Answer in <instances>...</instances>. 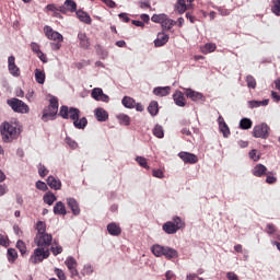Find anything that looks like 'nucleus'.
Listing matches in <instances>:
<instances>
[{"label": "nucleus", "instance_id": "393cba45", "mask_svg": "<svg viewBox=\"0 0 280 280\" xmlns=\"http://www.w3.org/2000/svg\"><path fill=\"white\" fill-rule=\"evenodd\" d=\"M95 117L97 121H108V112L102 107H98L95 109Z\"/></svg>", "mask_w": 280, "mask_h": 280}, {"label": "nucleus", "instance_id": "4d7b16f0", "mask_svg": "<svg viewBox=\"0 0 280 280\" xmlns=\"http://www.w3.org/2000/svg\"><path fill=\"white\" fill-rule=\"evenodd\" d=\"M46 10H48V12H60V5H56V4H48L46 7Z\"/></svg>", "mask_w": 280, "mask_h": 280}, {"label": "nucleus", "instance_id": "bb28decb", "mask_svg": "<svg viewBox=\"0 0 280 280\" xmlns=\"http://www.w3.org/2000/svg\"><path fill=\"white\" fill-rule=\"evenodd\" d=\"M55 215H67V207L62 201H58L54 207Z\"/></svg>", "mask_w": 280, "mask_h": 280}, {"label": "nucleus", "instance_id": "cd10ccee", "mask_svg": "<svg viewBox=\"0 0 280 280\" xmlns=\"http://www.w3.org/2000/svg\"><path fill=\"white\" fill-rule=\"evenodd\" d=\"M172 91V88L164 86V88H155L153 90V93L158 95V97H167L170 95V92Z\"/></svg>", "mask_w": 280, "mask_h": 280}, {"label": "nucleus", "instance_id": "338daca9", "mask_svg": "<svg viewBox=\"0 0 280 280\" xmlns=\"http://www.w3.org/2000/svg\"><path fill=\"white\" fill-rule=\"evenodd\" d=\"M31 48H32V51H34V54H39L40 51V46L37 43H32Z\"/></svg>", "mask_w": 280, "mask_h": 280}, {"label": "nucleus", "instance_id": "72a5a7b5", "mask_svg": "<svg viewBox=\"0 0 280 280\" xmlns=\"http://www.w3.org/2000/svg\"><path fill=\"white\" fill-rule=\"evenodd\" d=\"M35 80L37 84H45V71L40 69H35Z\"/></svg>", "mask_w": 280, "mask_h": 280}, {"label": "nucleus", "instance_id": "f704fd0d", "mask_svg": "<svg viewBox=\"0 0 280 280\" xmlns=\"http://www.w3.org/2000/svg\"><path fill=\"white\" fill-rule=\"evenodd\" d=\"M240 128L242 130H250V128H253V120H250L249 118H243L240 121Z\"/></svg>", "mask_w": 280, "mask_h": 280}, {"label": "nucleus", "instance_id": "b1692460", "mask_svg": "<svg viewBox=\"0 0 280 280\" xmlns=\"http://www.w3.org/2000/svg\"><path fill=\"white\" fill-rule=\"evenodd\" d=\"M265 233L268 235H275L277 240L280 241V232L277 229V225L273 223H268L265 229Z\"/></svg>", "mask_w": 280, "mask_h": 280}, {"label": "nucleus", "instance_id": "1a4fd4ad", "mask_svg": "<svg viewBox=\"0 0 280 280\" xmlns=\"http://www.w3.org/2000/svg\"><path fill=\"white\" fill-rule=\"evenodd\" d=\"M44 33L48 40H54L55 43H62V40H65L62 34H60L57 31H54L51 26H44Z\"/></svg>", "mask_w": 280, "mask_h": 280}, {"label": "nucleus", "instance_id": "a19ab883", "mask_svg": "<svg viewBox=\"0 0 280 280\" xmlns=\"http://www.w3.org/2000/svg\"><path fill=\"white\" fill-rule=\"evenodd\" d=\"M167 16V14L162 13V14H153L151 18V21L153 23H160V25H162L163 21L165 20V18Z\"/></svg>", "mask_w": 280, "mask_h": 280}, {"label": "nucleus", "instance_id": "5701e85b", "mask_svg": "<svg viewBox=\"0 0 280 280\" xmlns=\"http://www.w3.org/2000/svg\"><path fill=\"white\" fill-rule=\"evenodd\" d=\"M78 39L80 40L79 45L82 49H89V47H91V42L89 40L86 33L80 32L78 34Z\"/></svg>", "mask_w": 280, "mask_h": 280}, {"label": "nucleus", "instance_id": "052dcab7", "mask_svg": "<svg viewBox=\"0 0 280 280\" xmlns=\"http://www.w3.org/2000/svg\"><path fill=\"white\" fill-rule=\"evenodd\" d=\"M52 255L58 256L62 253V246H56L50 248Z\"/></svg>", "mask_w": 280, "mask_h": 280}, {"label": "nucleus", "instance_id": "79ce46f5", "mask_svg": "<svg viewBox=\"0 0 280 280\" xmlns=\"http://www.w3.org/2000/svg\"><path fill=\"white\" fill-rule=\"evenodd\" d=\"M117 119L120 121V124H124V126H130V116L120 114L117 116Z\"/></svg>", "mask_w": 280, "mask_h": 280}, {"label": "nucleus", "instance_id": "20e7f679", "mask_svg": "<svg viewBox=\"0 0 280 280\" xmlns=\"http://www.w3.org/2000/svg\"><path fill=\"white\" fill-rule=\"evenodd\" d=\"M162 229L167 235H174L182 229H185V221L180 217H173V221L165 222Z\"/></svg>", "mask_w": 280, "mask_h": 280}, {"label": "nucleus", "instance_id": "bf43d9fd", "mask_svg": "<svg viewBox=\"0 0 280 280\" xmlns=\"http://www.w3.org/2000/svg\"><path fill=\"white\" fill-rule=\"evenodd\" d=\"M249 158L252 159V161H259L260 156L257 155V150L256 149H253L250 152H249Z\"/></svg>", "mask_w": 280, "mask_h": 280}, {"label": "nucleus", "instance_id": "de8ad7c7", "mask_svg": "<svg viewBox=\"0 0 280 280\" xmlns=\"http://www.w3.org/2000/svg\"><path fill=\"white\" fill-rule=\"evenodd\" d=\"M16 248L20 250L21 255H25L27 253V247L23 241H18Z\"/></svg>", "mask_w": 280, "mask_h": 280}, {"label": "nucleus", "instance_id": "c9c22d12", "mask_svg": "<svg viewBox=\"0 0 280 280\" xmlns=\"http://www.w3.org/2000/svg\"><path fill=\"white\" fill-rule=\"evenodd\" d=\"M135 104H137V102L130 96H125L122 98V105L125 106V108H135Z\"/></svg>", "mask_w": 280, "mask_h": 280}, {"label": "nucleus", "instance_id": "6ab92c4d", "mask_svg": "<svg viewBox=\"0 0 280 280\" xmlns=\"http://www.w3.org/2000/svg\"><path fill=\"white\" fill-rule=\"evenodd\" d=\"M268 174V167L264 164H257L253 168V175L256 176L257 178H261V176H266Z\"/></svg>", "mask_w": 280, "mask_h": 280}, {"label": "nucleus", "instance_id": "423d86ee", "mask_svg": "<svg viewBox=\"0 0 280 280\" xmlns=\"http://www.w3.org/2000/svg\"><path fill=\"white\" fill-rule=\"evenodd\" d=\"M252 135L255 139H268L270 137V127L266 122L256 125Z\"/></svg>", "mask_w": 280, "mask_h": 280}, {"label": "nucleus", "instance_id": "774afa93", "mask_svg": "<svg viewBox=\"0 0 280 280\" xmlns=\"http://www.w3.org/2000/svg\"><path fill=\"white\" fill-rule=\"evenodd\" d=\"M226 277H228L229 280H240V278L233 271H229L226 273Z\"/></svg>", "mask_w": 280, "mask_h": 280}, {"label": "nucleus", "instance_id": "49530a36", "mask_svg": "<svg viewBox=\"0 0 280 280\" xmlns=\"http://www.w3.org/2000/svg\"><path fill=\"white\" fill-rule=\"evenodd\" d=\"M271 11L273 14H276V16H280V0H273Z\"/></svg>", "mask_w": 280, "mask_h": 280}, {"label": "nucleus", "instance_id": "f8f14e48", "mask_svg": "<svg viewBox=\"0 0 280 280\" xmlns=\"http://www.w3.org/2000/svg\"><path fill=\"white\" fill-rule=\"evenodd\" d=\"M16 58L14 56H10L8 59V67L11 75L19 78L21 75V69L16 67Z\"/></svg>", "mask_w": 280, "mask_h": 280}, {"label": "nucleus", "instance_id": "39448f33", "mask_svg": "<svg viewBox=\"0 0 280 280\" xmlns=\"http://www.w3.org/2000/svg\"><path fill=\"white\" fill-rule=\"evenodd\" d=\"M7 104L10 106V108H12L14 113H30V106L19 98H10L7 101Z\"/></svg>", "mask_w": 280, "mask_h": 280}, {"label": "nucleus", "instance_id": "0e129e2a", "mask_svg": "<svg viewBox=\"0 0 280 280\" xmlns=\"http://www.w3.org/2000/svg\"><path fill=\"white\" fill-rule=\"evenodd\" d=\"M218 11H219V14H221V16H229V14H231V10L229 9L219 8Z\"/></svg>", "mask_w": 280, "mask_h": 280}, {"label": "nucleus", "instance_id": "0eeeda50", "mask_svg": "<svg viewBox=\"0 0 280 280\" xmlns=\"http://www.w3.org/2000/svg\"><path fill=\"white\" fill-rule=\"evenodd\" d=\"M49 249H45V247H38L34 249L33 255L30 258L31 264H40L44 259L49 257Z\"/></svg>", "mask_w": 280, "mask_h": 280}, {"label": "nucleus", "instance_id": "f3484780", "mask_svg": "<svg viewBox=\"0 0 280 280\" xmlns=\"http://www.w3.org/2000/svg\"><path fill=\"white\" fill-rule=\"evenodd\" d=\"M67 205L74 215H80V203H78V200H75V198H67Z\"/></svg>", "mask_w": 280, "mask_h": 280}, {"label": "nucleus", "instance_id": "9b49d317", "mask_svg": "<svg viewBox=\"0 0 280 280\" xmlns=\"http://www.w3.org/2000/svg\"><path fill=\"white\" fill-rule=\"evenodd\" d=\"M61 14H67V12H78V3L73 0H66L62 5H60Z\"/></svg>", "mask_w": 280, "mask_h": 280}, {"label": "nucleus", "instance_id": "c756f323", "mask_svg": "<svg viewBox=\"0 0 280 280\" xmlns=\"http://www.w3.org/2000/svg\"><path fill=\"white\" fill-rule=\"evenodd\" d=\"M270 104V100L266 98L264 101H249L248 107L249 108H259V106H268Z\"/></svg>", "mask_w": 280, "mask_h": 280}, {"label": "nucleus", "instance_id": "f03ea898", "mask_svg": "<svg viewBox=\"0 0 280 280\" xmlns=\"http://www.w3.org/2000/svg\"><path fill=\"white\" fill-rule=\"evenodd\" d=\"M0 132L4 143H12L14 139H19L21 129L16 126V124L3 122L0 126Z\"/></svg>", "mask_w": 280, "mask_h": 280}, {"label": "nucleus", "instance_id": "13d9d810", "mask_svg": "<svg viewBox=\"0 0 280 280\" xmlns=\"http://www.w3.org/2000/svg\"><path fill=\"white\" fill-rule=\"evenodd\" d=\"M55 275H57L58 279H60V280H66L67 279V277L65 276V271H62L59 268L55 269Z\"/></svg>", "mask_w": 280, "mask_h": 280}, {"label": "nucleus", "instance_id": "4468645a", "mask_svg": "<svg viewBox=\"0 0 280 280\" xmlns=\"http://www.w3.org/2000/svg\"><path fill=\"white\" fill-rule=\"evenodd\" d=\"M56 115H58V109L56 107H45L43 110L42 121H48L49 119H55Z\"/></svg>", "mask_w": 280, "mask_h": 280}, {"label": "nucleus", "instance_id": "8fccbe9b", "mask_svg": "<svg viewBox=\"0 0 280 280\" xmlns=\"http://www.w3.org/2000/svg\"><path fill=\"white\" fill-rule=\"evenodd\" d=\"M38 174L42 178H45V176H47V174H49V171L47 170V167H45V165L39 164Z\"/></svg>", "mask_w": 280, "mask_h": 280}, {"label": "nucleus", "instance_id": "7ed1b4c3", "mask_svg": "<svg viewBox=\"0 0 280 280\" xmlns=\"http://www.w3.org/2000/svg\"><path fill=\"white\" fill-rule=\"evenodd\" d=\"M151 253L154 255V257H165V259L168 260L177 259L178 257V250L160 244L152 245Z\"/></svg>", "mask_w": 280, "mask_h": 280}, {"label": "nucleus", "instance_id": "c85d7f7f", "mask_svg": "<svg viewBox=\"0 0 280 280\" xmlns=\"http://www.w3.org/2000/svg\"><path fill=\"white\" fill-rule=\"evenodd\" d=\"M186 96L189 97V100H191L192 102H198L203 97L202 93L196 92L191 89L186 90Z\"/></svg>", "mask_w": 280, "mask_h": 280}, {"label": "nucleus", "instance_id": "5fc2aeb1", "mask_svg": "<svg viewBox=\"0 0 280 280\" xmlns=\"http://www.w3.org/2000/svg\"><path fill=\"white\" fill-rule=\"evenodd\" d=\"M36 188L39 189L40 191H47V184L45 182H36Z\"/></svg>", "mask_w": 280, "mask_h": 280}, {"label": "nucleus", "instance_id": "37998d69", "mask_svg": "<svg viewBox=\"0 0 280 280\" xmlns=\"http://www.w3.org/2000/svg\"><path fill=\"white\" fill-rule=\"evenodd\" d=\"M220 132H222L223 137L226 139L231 135V129L229 128V125L223 124L219 127Z\"/></svg>", "mask_w": 280, "mask_h": 280}, {"label": "nucleus", "instance_id": "6e6d98bb", "mask_svg": "<svg viewBox=\"0 0 280 280\" xmlns=\"http://www.w3.org/2000/svg\"><path fill=\"white\" fill-rule=\"evenodd\" d=\"M152 176H154V178H163L165 175L162 170L154 168L152 171Z\"/></svg>", "mask_w": 280, "mask_h": 280}, {"label": "nucleus", "instance_id": "09e8293b", "mask_svg": "<svg viewBox=\"0 0 280 280\" xmlns=\"http://www.w3.org/2000/svg\"><path fill=\"white\" fill-rule=\"evenodd\" d=\"M8 255H9V261H16V257H19V254L16 253V249H14V248H9Z\"/></svg>", "mask_w": 280, "mask_h": 280}, {"label": "nucleus", "instance_id": "a18cd8bd", "mask_svg": "<svg viewBox=\"0 0 280 280\" xmlns=\"http://www.w3.org/2000/svg\"><path fill=\"white\" fill-rule=\"evenodd\" d=\"M138 5L141 10H150L152 8L150 0H140L138 1Z\"/></svg>", "mask_w": 280, "mask_h": 280}, {"label": "nucleus", "instance_id": "58836bf2", "mask_svg": "<svg viewBox=\"0 0 280 280\" xmlns=\"http://www.w3.org/2000/svg\"><path fill=\"white\" fill-rule=\"evenodd\" d=\"M136 163L140 165V167H143L144 170H150V166L148 165V159L143 156H137Z\"/></svg>", "mask_w": 280, "mask_h": 280}, {"label": "nucleus", "instance_id": "4be33fe9", "mask_svg": "<svg viewBox=\"0 0 280 280\" xmlns=\"http://www.w3.org/2000/svg\"><path fill=\"white\" fill-rule=\"evenodd\" d=\"M75 13L81 23H85L86 25H91V23H93L91 15H89V13L84 12L83 10H78Z\"/></svg>", "mask_w": 280, "mask_h": 280}, {"label": "nucleus", "instance_id": "c03bdc74", "mask_svg": "<svg viewBox=\"0 0 280 280\" xmlns=\"http://www.w3.org/2000/svg\"><path fill=\"white\" fill-rule=\"evenodd\" d=\"M215 49H217L215 44L209 43V44H206V45H205L202 52H203V54H213V51H214Z\"/></svg>", "mask_w": 280, "mask_h": 280}, {"label": "nucleus", "instance_id": "7c9ffc66", "mask_svg": "<svg viewBox=\"0 0 280 280\" xmlns=\"http://www.w3.org/2000/svg\"><path fill=\"white\" fill-rule=\"evenodd\" d=\"M148 113H150L152 117H156V115H159V102L152 101L148 106Z\"/></svg>", "mask_w": 280, "mask_h": 280}, {"label": "nucleus", "instance_id": "ea45409f", "mask_svg": "<svg viewBox=\"0 0 280 280\" xmlns=\"http://www.w3.org/2000/svg\"><path fill=\"white\" fill-rule=\"evenodd\" d=\"M37 235H43L47 231V224L43 221H38L36 224Z\"/></svg>", "mask_w": 280, "mask_h": 280}, {"label": "nucleus", "instance_id": "69168bd1", "mask_svg": "<svg viewBox=\"0 0 280 280\" xmlns=\"http://www.w3.org/2000/svg\"><path fill=\"white\" fill-rule=\"evenodd\" d=\"M5 194H8V185L0 184V197L5 196Z\"/></svg>", "mask_w": 280, "mask_h": 280}, {"label": "nucleus", "instance_id": "aec40b11", "mask_svg": "<svg viewBox=\"0 0 280 280\" xmlns=\"http://www.w3.org/2000/svg\"><path fill=\"white\" fill-rule=\"evenodd\" d=\"M173 100L176 104V106H180L182 108L186 106V100H185V94H183V92L180 91H176L173 94Z\"/></svg>", "mask_w": 280, "mask_h": 280}, {"label": "nucleus", "instance_id": "2eb2a0df", "mask_svg": "<svg viewBox=\"0 0 280 280\" xmlns=\"http://www.w3.org/2000/svg\"><path fill=\"white\" fill-rule=\"evenodd\" d=\"M178 156L179 159H182V161H184L185 163H189L190 165H194L198 162V156L194 153L179 152Z\"/></svg>", "mask_w": 280, "mask_h": 280}, {"label": "nucleus", "instance_id": "680f3d73", "mask_svg": "<svg viewBox=\"0 0 280 280\" xmlns=\"http://www.w3.org/2000/svg\"><path fill=\"white\" fill-rule=\"evenodd\" d=\"M0 246H10V243L8 242V237L3 236V234H0Z\"/></svg>", "mask_w": 280, "mask_h": 280}, {"label": "nucleus", "instance_id": "603ef678", "mask_svg": "<svg viewBox=\"0 0 280 280\" xmlns=\"http://www.w3.org/2000/svg\"><path fill=\"white\" fill-rule=\"evenodd\" d=\"M266 176V183H268V185H275V183H277V177H275L272 173H267Z\"/></svg>", "mask_w": 280, "mask_h": 280}, {"label": "nucleus", "instance_id": "e2e57ef3", "mask_svg": "<svg viewBox=\"0 0 280 280\" xmlns=\"http://www.w3.org/2000/svg\"><path fill=\"white\" fill-rule=\"evenodd\" d=\"M62 42H55V43H50V47L52 49V51H58L60 49V47H62Z\"/></svg>", "mask_w": 280, "mask_h": 280}, {"label": "nucleus", "instance_id": "412c9836", "mask_svg": "<svg viewBox=\"0 0 280 280\" xmlns=\"http://www.w3.org/2000/svg\"><path fill=\"white\" fill-rule=\"evenodd\" d=\"M107 231L109 235H113L114 237H119V235H121V228L115 222L107 225Z\"/></svg>", "mask_w": 280, "mask_h": 280}, {"label": "nucleus", "instance_id": "a211bd4d", "mask_svg": "<svg viewBox=\"0 0 280 280\" xmlns=\"http://www.w3.org/2000/svg\"><path fill=\"white\" fill-rule=\"evenodd\" d=\"M47 185L50 189H55V191L62 189V182L54 176L47 178Z\"/></svg>", "mask_w": 280, "mask_h": 280}, {"label": "nucleus", "instance_id": "dca6fc26", "mask_svg": "<svg viewBox=\"0 0 280 280\" xmlns=\"http://www.w3.org/2000/svg\"><path fill=\"white\" fill-rule=\"evenodd\" d=\"M168 42H170V35L165 34V31H162L161 33L158 34V37L154 40V46L163 47V46L167 45Z\"/></svg>", "mask_w": 280, "mask_h": 280}, {"label": "nucleus", "instance_id": "2f4dec72", "mask_svg": "<svg viewBox=\"0 0 280 280\" xmlns=\"http://www.w3.org/2000/svg\"><path fill=\"white\" fill-rule=\"evenodd\" d=\"M43 200L46 205L51 207V205H54V202H56V200H58V198L56 197V195H54V192L49 191L46 195H44Z\"/></svg>", "mask_w": 280, "mask_h": 280}, {"label": "nucleus", "instance_id": "a878e982", "mask_svg": "<svg viewBox=\"0 0 280 280\" xmlns=\"http://www.w3.org/2000/svg\"><path fill=\"white\" fill-rule=\"evenodd\" d=\"M161 25H162L163 32H170V30H172V27H174L176 25V22L166 15L164 18V20L162 21Z\"/></svg>", "mask_w": 280, "mask_h": 280}, {"label": "nucleus", "instance_id": "ddd939ff", "mask_svg": "<svg viewBox=\"0 0 280 280\" xmlns=\"http://www.w3.org/2000/svg\"><path fill=\"white\" fill-rule=\"evenodd\" d=\"M91 96L96 102H108V95L104 94V91L101 88H95L92 90Z\"/></svg>", "mask_w": 280, "mask_h": 280}, {"label": "nucleus", "instance_id": "3c124183", "mask_svg": "<svg viewBox=\"0 0 280 280\" xmlns=\"http://www.w3.org/2000/svg\"><path fill=\"white\" fill-rule=\"evenodd\" d=\"M66 143L67 145H69V148H71L72 150H75L78 148V142H75V140L67 137L66 138Z\"/></svg>", "mask_w": 280, "mask_h": 280}, {"label": "nucleus", "instance_id": "e433bc0d", "mask_svg": "<svg viewBox=\"0 0 280 280\" xmlns=\"http://www.w3.org/2000/svg\"><path fill=\"white\" fill-rule=\"evenodd\" d=\"M153 135L158 139H163V137H165V131H163V126L155 125V127L153 128Z\"/></svg>", "mask_w": 280, "mask_h": 280}, {"label": "nucleus", "instance_id": "473e14b6", "mask_svg": "<svg viewBox=\"0 0 280 280\" xmlns=\"http://www.w3.org/2000/svg\"><path fill=\"white\" fill-rule=\"evenodd\" d=\"M175 10L178 14H185V12H187V3L185 0H178L175 4Z\"/></svg>", "mask_w": 280, "mask_h": 280}, {"label": "nucleus", "instance_id": "6e6552de", "mask_svg": "<svg viewBox=\"0 0 280 280\" xmlns=\"http://www.w3.org/2000/svg\"><path fill=\"white\" fill-rule=\"evenodd\" d=\"M54 237L51 236V234H39L36 235L35 237V244L39 247V248H49V246H51V242H52Z\"/></svg>", "mask_w": 280, "mask_h": 280}, {"label": "nucleus", "instance_id": "9d476101", "mask_svg": "<svg viewBox=\"0 0 280 280\" xmlns=\"http://www.w3.org/2000/svg\"><path fill=\"white\" fill-rule=\"evenodd\" d=\"M65 265L67 266L71 277H78L80 275V272H78V260H75L73 256H69L66 259Z\"/></svg>", "mask_w": 280, "mask_h": 280}, {"label": "nucleus", "instance_id": "f257e3e1", "mask_svg": "<svg viewBox=\"0 0 280 280\" xmlns=\"http://www.w3.org/2000/svg\"><path fill=\"white\" fill-rule=\"evenodd\" d=\"M59 116L62 117V119H71L74 128H78V130H84L89 124L86 117L80 118V109L75 107L62 105L59 110Z\"/></svg>", "mask_w": 280, "mask_h": 280}, {"label": "nucleus", "instance_id": "864d4df0", "mask_svg": "<svg viewBox=\"0 0 280 280\" xmlns=\"http://www.w3.org/2000/svg\"><path fill=\"white\" fill-rule=\"evenodd\" d=\"M50 108H56L58 110V97L51 96L49 100V105Z\"/></svg>", "mask_w": 280, "mask_h": 280}, {"label": "nucleus", "instance_id": "4c0bfd02", "mask_svg": "<svg viewBox=\"0 0 280 280\" xmlns=\"http://www.w3.org/2000/svg\"><path fill=\"white\" fill-rule=\"evenodd\" d=\"M245 82L247 83L248 89H257V80H255V77L248 74Z\"/></svg>", "mask_w": 280, "mask_h": 280}]
</instances>
